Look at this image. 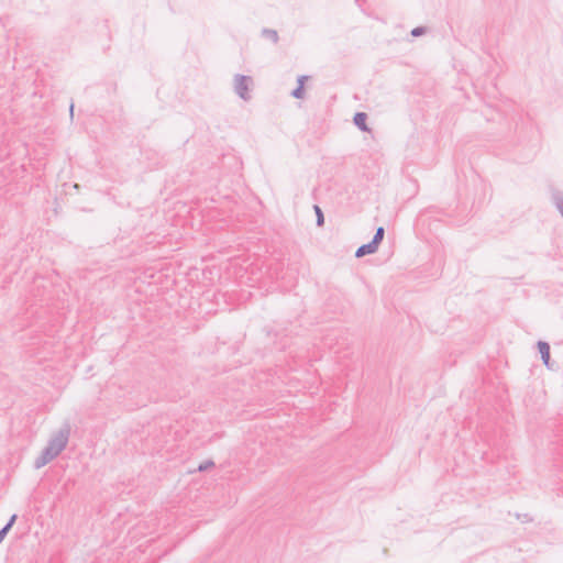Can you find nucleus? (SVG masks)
<instances>
[{
  "label": "nucleus",
  "instance_id": "obj_12",
  "mask_svg": "<svg viewBox=\"0 0 563 563\" xmlns=\"http://www.w3.org/2000/svg\"><path fill=\"white\" fill-rule=\"evenodd\" d=\"M18 519V515L16 514H13L10 519L8 520V522L3 526L4 528H8V530L10 531L11 528L13 527V525L15 523Z\"/></svg>",
  "mask_w": 563,
  "mask_h": 563
},
{
  "label": "nucleus",
  "instance_id": "obj_6",
  "mask_svg": "<svg viewBox=\"0 0 563 563\" xmlns=\"http://www.w3.org/2000/svg\"><path fill=\"white\" fill-rule=\"evenodd\" d=\"M377 250L378 249L372 243V241H369L356 250L355 257H363L365 255L374 254Z\"/></svg>",
  "mask_w": 563,
  "mask_h": 563
},
{
  "label": "nucleus",
  "instance_id": "obj_9",
  "mask_svg": "<svg viewBox=\"0 0 563 563\" xmlns=\"http://www.w3.org/2000/svg\"><path fill=\"white\" fill-rule=\"evenodd\" d=\"M313 210L316 212V223L318 227H322L324 224V216L322 209L318 206H313Z\"/></svg>",
  "mask_w": 563,
  "mask_h": 563
},
{
  "label": "nucleus",
  "instance_id": "obj_5",
  "mask_svg": "<svg viewBox=\"0 0 563 563\" xmlns=\"http://www.w3.org/2000/svg\"><path fill=\"white\" fill-rule=\"evenodd\" d=\"M367 118L365 112H356L353 117V123L362 132H369L371 129L367 125Z\"/></svg>",
  "mask_w": 563,
  "mask_h": 563
},
{
  "label": "nucleus",
  "instance_id": "obj_10",
  "mask_svg": "<svg viewBox=\"0 0 563 563\" xmlns=\"http://www.w3.org/2000/svg\"><path fill=\"white\" fill-rule=\"evenodd\" d=\"M214 462L212 460H207V461H203L202 463H200L197 467V471L198 472H205L209 468H212L214 467Z\"/></svg>",
  "mask_w": 563,
  "mask_h": 563
},
{
  "label": "nucleus",
  "instance_id": "obj_1",
  "mask_svg": "<svg viewBox=\"0 0 563 563\" xmlns=\"http://www.w3.org/2000/svg\"><path fill=\"white\" fill-rule=\"evenodd\" d=\"M70 427L65 424L48 441L41 454L34 461V468L40 470L53 461L66 448Z\"/></svg>",
  "mask_w": 563,
  "mask_h": 563
},
{
  "label": "nucleus",
  "instance_id": "obj_14",
  "mask_svg": "<svg viewBox=\"0 0 563 563\" xmlns=\"http://www.w3.org/2000/svg\"><path fill=\"white\" fill-rule=\"evenodd\" d=\"M522 519H525L526 521H531V520H532V519L529 517V515H528V514H525V515L522 516Z\"/></svg>",
  "mask_w": 563,
  "mask_h": 563
},
{
  "label": "nucleus",
  "instance_id": "obj_11",
  "mask_svg": "<svg viewBox=\"0 0 563 563\" xmlns=\"http://www.w3.org/2000/svg\"><path fill=\"white\" fill-rule=\"evenodd\" d=\"M426 32H427V27L426 26H417V27L411 30L410 34L413 37H418V36H421L423 34H426Z\"/></svg>",
  "mask_w": 563,
  "mask_h": 563
},
{
  "label": "nucleus",
  "instance_id": "obj_7",
  "mask_svg": "<svg viewBox=\"0 0 563 563\" xmlns=\"http://www.w3.org/2000/svg\"><path fill=\"white\" fill-rule=\"evenodd\" d=\"M385 235V229L383 227H379L376 229V232L372 239V243L378 249L379 244L382 243Z\"/></svg>",
  "mask_w": 563,
  "mask_h": 563
},
{
  "label": "nucleus",
  "instance_id": "obj_13",
  "mask_svg": "<svg viewBox=\"0 0 563 563\" xmlns=\"http://www.w3.org/2000/svg\"><path fill=\"white\" fill-rule=\"evenodd\" d=\"M8 533H9L8 528L2 527L0 529V543L3 541V539L7 537Z\"/></svg>",
  "mask_w": 563,
  "mask_h": 563
},
{
  "label": "nucleus",
  "instance_id": "obj_8",
  "mask_svg": "<svg viewBox=\"0 0 563 563\" xmlns=\"http://www.w3.org/2000/svg\"><path fill=\"white\" fill-rule=\"evenodd\" d=\"M263 36L269 38L273 43H278L279 36L276 30L273 29H263Z\"/></svg>",
  "mask_w": 563,
  "mask_h": 563
},
{
  "label": "nucleus",
  "instance_id": "obj_2",
  "mask_svg": "<svg viewBox=\"0 0 563 563\" xmlns=\"http://www.w3.org/2000/svg\"><path fill=\"white\" fill-rule=\"evenodd\" d=\"M253 85L251 76L236 74L234 76V91L244 101L251 100L250 87Z\"/></svg>",
  "mask_w": 563,
  "mask_h": 563
},
{
  "label": "nucleus",
  "instance_id": "obj_4",
  "mask_svg": "<svg viewBox=\"0 0 563 563\" xmlns=\"http://www.w3.org/2000/svg\"><path fill=\"white\" fill-rule=\"evenodd\" d=\"M309 79V76L300 75L297 78V87L291 91L290 96L296 99H303L306 91H305V82Z\"/></svg>",
  "mask_w": 563,
  "mask_h": 563
},
{
  "label": "nucleus",
  "instance_id": "obj_15",
  "mask_svg": "<svg viewBox=\"0 0 563 563\" xmlns=\"http://www.w3.org/2000/svg\"><path fill=\"white\" fill-rule=\"evenodd\" d=\"M69 111H70V117H73V114H74V103H70Z\"/></svg>",
  "mask_w": 563,
  "mask_h": 563
},
{
  "label": "nucleus",
  "instance_id": "obj_3",
  "mask_svg": "<svg viewBox=\"0 0 563 563\" xmlns=\"http://www.w3.org/2000/svg\"><path fill=\"white\" fill-rule=\"evenodd\" d=\"M537 347H538V351L541 355V360L543 362V364L549 368L551 369L552 368V365H551V354H550V344L545 341H538L537 343Z\"/></svg>",
  "mask_w": 563,
  "mask_h": 563
}]
</instances>
